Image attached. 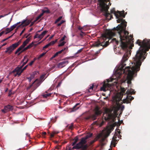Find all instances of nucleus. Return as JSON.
I'll list each match as a JSON object with an SVG mask.
<instances>
[{"mask_svg":"<svg viewBox=\"0 0 150 150\" xmlns=\"http://www.w3.org/2000/svg\"><path fill=\"white\" fill-rule=\"evenodd\" d=\"M124 12V11H118L116 12L115 11L114 8L111 10L110 13H114L116 18L117 19V23L121 22V23L116 28H114L112 30L106 29L105 33L102 35L103 41L99 43L95 42L92 44L93 46L98 47L100 46H102L103 48L100 50V51L103 49V47H106L109 45V39H111L112 37L117 35L119 36L120 40L121 42V46L123 50H126L129 45H130V47H131L134 46L133 36L130 35L129 36L128 31L126 30L127 22L125 20L122 18H124L125 17Z\"/></svg>","mask_w":150,"mask_h":150,"instance_id":"1","label":"nucleus"},{"mask_svg":"<svg viewBox=\"0 0 150 150\" xmlns=\"http://www.w3.org/2000/svg\"><path fill=\"white\" fill-rule=\"evenodd\" d=\"M140 47L137 51L135 57L133 58L134 65L132 67L128 66L124 68L126 64L125 62L128 59L127 52L124 55L121 61L120 65L118 69L119 70L117 73L121 76L123 74L127 75L126 81L128 86L131 84V81L133 77V75L135 72L139 71L140 69V67L142 62L145 59L147 54L146 52L150 49V40L145 38L143 41L138 39L136 42Z\"/></svg>","mask_w":150,"mask_h":150,"instance_id":"2","label":"nucleus"},{"mask_svg":"<svg viewBox=\"0 0 150 150\" xmlns=\"http://www.w3.org/2000/svg\"><path fill=\"white\" fill-rule=\"evenodd\" d=\"M110 112V110L108 108L105 109L103 114L104 119L106 121L111 120L113 122H114L115 120V118L117 116V112L115 111V114H113Z\"/></svg>","mask_w":150,"mask_h":150,"instance_id":"3","label":"nucleus"},{"mask_svg":"<svg viewBox=\"0 0 150 150\" xmlns=\"http://www.w3.org/2000/svg\"><path fill=\"white\" fill-rule=\"evenodd\" d=\"M135 92L134 90L132 88H131L130 91L129 89L127 90L126 93L124 94L125 95H126V98L123 100V103H126L127 104L130 103V101L132 100L134 98L131 96L132 94H134Z\"/></svg>","mask_w":150,"mask_h":150,"instance_id":"4","label":"nucleus"},{"mask_svg":"<svg viewBox=\"0 0 150 150\" xmlns=\"http://www.w3.org/2000/svg\"><path fill=\"white\" fill-rule=\"evenodd\" d=\"M102 112V111L99 110L98 107H96L95 109V112L94 114L86 117L85 119L86 120L91 119L93 120H95L96 119L97 117L99 115L101 114Z\"/></svg>","mask_w":150,"mask_h":150,"instance_id":"5","label":"nucleus"},{"mask_svg":"<svg viewBox=\"0 0 150 150\" xmlns=\"http://www.w3.org/2000/svg\"><path fill=\"white\" fill-rule=\"evenodd\" d=\"M126 90V89L125 88L120 87V93L116 95L113 98L114 100L116 102L117 104L121 100Z\"/></svg>","mask_w":150,"mask_h":150,"instance_id":"6","label":"nucleus"},{"mask_svg":"<svg viewBox=\"0 0 150 150\" xmlns=\"http://www.w3.org/2000/svg\"><path fill=\"white\" fill-rule=\"evenodd\" d=\"M21 40H20L17 42H16L12 44L9 47L6 48V50L5 51V53L11 54L13 51L21 44Z\"/></svg>","mask_w":150,"mask_h":150,"instance_id":"7","label":"nucleus"},{"mask_svg":"<svg viewBox=\"0 0 150 150\" xmlns=\"http://www.w3.org/2000/svg\"><path fill=\"white\" fill-rule=\"evenodd\" d=\"M41 84V82L38 79L36 80L31 84L27 87V89L29 90L31 88H32L31 90V93L35 91L37 88Z\"/></svg>","mask_w":150,"mask_h":150,"instance_id":"8","label":"nucleus"},{"mask_svg":"<svg viewBox=\"0 0 150 150\" xmlns=\"http://www.w3.org/2000/svg\"><path fill=\"white\" fill-rule=\"evenodd\" d=\"M100 3V6L101 7V11H104L105 12V16L106 17H108L110 15V19H111L112 18H113V16L112 15H111V14L108 12V9L109 8V6L108 5H107V4L105 3V10H104L103 9L101 5H100V1H98Z\"/></svg>","mask_w":150,"mask_h":150,"instance_id":"9","label":"nucleus"},{"mask_svg":"<svg viewBox=\"0 0 150 150\" xmlns=\"http://www.w3.org/2000/svg\"><path fill=\"white\" fill-rule=\"evenodd\" d=\"M30 38L29 37L23 42L22 45H21L16 51L15 54H16L18 52L20 51L22 49L25 47L26 45L29 43L30 40Z\"/></svg>","mask_w":150,"mask_h":150,"instance_id":"10","label":"nucleus"},{"mask_svg":"<svg viewBox=\"0 0 150 150\" xmlns=\"http://www.w3.org/2000/svg\"><path fill=\"white\" fill-rule=\"evenodd\" d=\"M111 132V131L110 130H107L104 136L102 137L99 140L100 143L102 146H103L105 145V143L103 142L105 140V139L109 136Z\"/></svg>","mask_w":150,"mask_h":150,"instance_id":"11","label":"nucleus"},{"mask_svg":"<svg viewBox=\"0 0 150 150\" xmlns=\"http://www.w3.org/2000/svg\"><path fill=\"white\" fill-rule=\"evenodd\" d=\"M107 81L108 82V83H106L104 81L102 87L100 88V90L101 91H105L107 89H108L109 88H110L111 87V84L108 83L110 81V80L108 79L107 80Z\"/></svg>","mask_w":150,"mask_h":150,"instance_id":"12","label":"nucleus"},{"mask_svg":"<svg viewBox=\"0 0 150 150\" xmlns=\"http://www.w3.org/2000/svg\"><path fill=\"white\" fill-rule=\"evenodd\" d=\"M13 109V106L10 105H8L4 106V109L2 110V111L5 113L8 111L12 110Z\"/></svg>","mask_w":150,"mask_h":150,"instance_id":"13","label":"nucleus"},{"mask_svg":"<svg viewBox=\"0 0 150 150\" xmlns=\"http://www.w3.org/2000/svg\"><path fill=\"white\" fill-rule=\"evenodd\" d=\"M31 21L27 19L23 20L21 22V25L18 26V27H19L21 25H22L23 27L26 26L28 25L31 23Z\"/></svg>","mask_w":150,"mask_h":150,"instance_id":"14","label":"nucleus"},{"mask_svg":"<svg viewBox=\"0 0 150 150\" xmlns=\"http://www.w3.org/2000/svg\"><path fill=\"white\" fill-rule=\"evenodd\" d=\"M68 63V61L67 60H64L58 63L57 66L59 68H62L65 66Z\"/></svg>","mask_w":150,"mask_h":150,"instance_id":"15","label":"nucleus"},{"mask_svg":"<svg viewBox=\"0 0 150 150\" xmlns=\"http://www.w3.org/2000/svg\"><path fill=\"white\" fill-rule=\"evenodd\" d=\"M22 68L20 67H19L16 68L13 71V72H16V73L15 74V76H16L17 75H18V76H20L21 75L23 72L22 71Z\"/></svg>","mask_w":150,"mask_h":150,"instance_id":"16","label":"nucleus"},{"mask_svg":"<svg viewBox=\"0 0 150 150\" xmlns=\"http://www.w3.org/2000/svg\"><path fill=\"white\" fill-rule=\"evenodd\" d=\"M110 0H98V1H100V5H101L103 9L104 10H105V2H108Z\"/></svg>","mask_w":150,"mask_h":150,"instance_id":"17","label":"nucleus"},{"mask_svg":"<svg viewBox=\"0 0 150 150\" xmlns=\"http://www.w3.org/2000/svg\"><path fill=\"white\" fill-rule=\"evenodd\" d=\"M83 145L79 142V143L77 144L75 146H74L73 148V149H78L80 148H81Z\"/></svg>","mask_w":150,"mask_h":150,"instance_id":"18","label":"nucleus"},{"mask_svg":"<svg viewBox=\"0 0 150 150\" xmlns=\"http://www.w3.org/2000/svg\"><path fill=\"white\" fill-rule=\"evenodd\" d=\"M47 30H45L43 31L41 34L39 35L38 36V38L40 39V40L44 36V35L47 33Z\"/></svg>","mask_w":150,"mask_h":150,"instance_id":"19","label":"nucleus"},{"mask_svg":"<svg viewBox=\"0 0 150 150\" xmlns=\"http://www.w3.org/2000/svg\"><path fill=\"white\" fill-rule=\"evenodd\" d=\"M80 104L79 103H78L76 104L73 108H71V110L72 112H74L77 110H78L79 108V107H77V106Z\"/></svg>","mask_w":150,"mask_h":150,"instance_id":"20","label":"nucleus"},{"mask_svg":"<svg viewBox=\"0 0 150 150\" xmlns=\"http://www.w3.org/2000/svg\"><path fill=\"white\" fill-rule=\"evenodd\" d=\"M59 133V132H58L53 131L51 133L50 132H48V133L50 134V137L51 138H52L54 137V134H57Z\"/></svg>","mask_w":150,"mask_h":150,"instance_id":"21","label":"nucleus"},{"mask_svg":"<svg viewBox=\"0 0 150 150\" xmlns=\"http://www.w3.org/2000/svg\"><path fill=\"white\" fill-rule=\"evenodd\" d=\"M28 48L27 47V46L25 48H23L20 51H19V52H18V55H20L21 53H22V52H24V51H26L28 49Z\"/></svg>","mask_w":150,"mask_h":150,"instance_id":"22","label":"nucleus"},{"mask_svg":"<svg viewBox=\"0 0 150 150\" xmlns=\"http://www.w3.org/2000/svg\"><path fill=\"white\" fill-rule=\"evenodd\" d=\"M86 139H86V138L85 137V138H82L81 139V141L80 142L83 145V144L86 143Z\"/></svg>","mask_w":150,"mask_h":150,"instance_id":"23","label":"nucleus"},{"mask_svg":"<svg viewBox=\"0 0 150 150\" xmlns=\"http://www.w3.org/2000/svg\"><path fill=\"white\" fill-rule=\"evenodd\" d=\"M38 72L37 71H34L31 74H30V78L32 79H33L34 78L36 74H37Z\"/></svg>","mask_w":150,"mask_h":150,"instance_id":"24","label":"nucleus"},{"mask_svg":"<svg viewBox=\"0 0 150 150\" xmlns=\"http://www.w3.org/2000/svg\"><path fill=\"white\" fill-rule=\"evenodd\" d=\"M74 124L73 123H71L70 125H68L67 126L68 128L69 129L72 130L73 128Z\"/></svg>","mask_w":150,"mask_h":150,"instance_id":"25","label":"nucleus"},{"mask_svg":"<svg viewBox=\"0 0 150 150\" xmlns=\"http://www.w3.org/2000/svg\"><path fill=\"white\" fill-rule=\"evenodd\" d=\"M51 95H52V94L51 93H47V94H43L42 95V96H43V98H46L50 96Z\"/></svg>","mask_w":150,"mask_h":150,"instance_id":"26","label":"nucleus"},{"mask_svg":"<svg viewBox=\"0 0 150 150\" xmlns=\"http://www.w3.org/2000/svg\"><path fill=\"white\" fill-rule=\"evenodd\" d=\"M43 15V13H41L39 15L38 17H37L35 19V21L36 22Z\"/></svg>","mask_w":150,"mask_h":150,"instance_id":"27","label":"nucleus"},{"mask_svg":"<svg viewBox=\"0 0 150 150\" xmlns=\"http://www.w3.org/2000/svg\"><path fill=\"white\" fill-rule=\"evenodd\" d=\"M78 138L76 137L75 139H74V141L72 144V146H74V145L76 144V143L78 141Z\"/></svg>","mask_w":150,"mask_h":150,"instance_id":"28","label":"nucleus"},{"mask_svg":"<svg viewBox=\"0 0 150 150\" xmlns=\"http://www.w3.org/2000/svg\"><path fill=\"white\" fill-rule=\"evenodd\" d=\"M62 16H60L57 19H56L54 22V23L56 24L59 22L62 18Z\"/></svg>","mask_w":150,"mask_h":150,"instance_id":"29","label":"nucleus"},{"mask_svg":"<svg viewBox=\"0 0 150 150\" xmlns=\"http://www.w3.org/2000/svg\"><path fill=\"white\" fill-rule=\"evenodd\" d=\"M119 108L120 109L121 111H122V112H121L120 113V114L122 113V111L125 108V106L123 105H120L119 106Z\"/></svg>","mask_w":150,"mask_h":150,"instance_id":"30","label":"nucleus"},{"mask_svg":"<svg viewBox=\"0 0 150 150\" xmlns=\"http://www.w3.org/2000/svg\"><path fill=\"white\" fill-rule=\"evenodd\" d=\"M47 51L45 52H43L41 54H40L39 57H38L37 59H40V58L42 57H43L47 52Z\"/></svg>","mask_w":150,"mask_h":150,"instance_id":"31","label":"nucleus"},{"mask_svg":"<svg viewBox=\"0 0 150 150\" xmlns=\"http://www.w3.org/2000/svg\"><path fill=\"white\" fill-rule=\"evenodd\" d=\"M57 40L56 39L55 41H52L49 43V44H50V46L54 45L57 41Z\"/></svg>","mask_w":150,"mask_h":150,"instance_id":"32","label":"nucleus"},{"mask_svg":"<svg viewBox=\"0 0 150 150\" xmlns=\"http://www.w3.org/2000/svg\"><path fill=\"white\" fill-rule=\"evenodd\" d=\"M85 35V33L81 31V33L79 34L80 37L81 38H82L83 36Z\"/></svg>","mask_w":150,"mask_h":150,"instance_id":"33","label":"nucleus"},{"mask_svg":"<svg viewBox=\"0 0 150 150\" xmlns=\"http://www.w3.org/2000/svg\"><path fill=\"white\" fill-rule=\"evenodd\" d=\"M42 13H43V15L45 13H50V11L48 9H47L45 10H42Z\"/></svg>","mask_w":150,"mask_h":150,"instance_id":"34","label":"nucleus"},{"mask_svg":"<svg viewBox=\"0 0 150 150\" xmlns=\"http://www.w3.org/2000/svg\"><path fill=\"white\" fill-rule=\"evenodd\" d=\"M65 21L63 20L61 21L60 23H59L57 24V26L59 27Z\"/></svg>","mask_w":150,"mask_h":150,"instance_id":"35","label":"nucleus"},{"mask_svg":"<svg viewBox=\"0 0 150 150\" xmlns=\"http://www.w3.org/2000/svg\"><path fill=\"white\" fill-rule=\"evenodd\" d=\"M94 87V85L93 84H92L91 86H90V88L89 89L88 91L90 92L91 91H90V90H92Z\"/></svg>","mask_w":150,"mask_h":150,"instance_id":"36","label":"nucleus"},{"mask_svg":"<svg viewBox=\"0 0 150 150\" xmlns=\"http://www.w3.org/2000/svg\"><path fill=\"white\" fill-rule=\"evenodd\" d=\"M6 30L7 31V32L6 33V34H7L12 31V30L10 29V28H7L6 29Z\"/></svg>","mask_w":150,"mask_h":150,"instance_id":"37","label":"nucleus"},{"mask_svg":"<svg viewBox=\"0 0 150 150\" xmlns=\"http://www.w3.org/2000/svg\"><path fill=\"white\" fill-rule=\"evenodd\" d=\"M66 43V42L64 41H63L61 42L60 44H59V45L58 46L59 47H61L63 46L64 44Z\"/></svg>","mask_w":150,"mask_h":150,"instance_id":"38","label":"nucleus"},{"mask_svg":"<svg viewBox=\"0 0 150 150\" xmlns=\"http://www.w3.org/2000/svg\"><path fill=\"white\" fill-rule=\"evenodd\" d=\"M16 25H15L14 24L13 25L11 26V27L10 28V29L12 31L15 28H16Z\"/></svg>","mask_w":150,"mask_h":150,"instance_id":"39","label":"nucleus"},{"mask_svg":"<svg viewBox=\"0 0 150 150\" xmlns=\"http://www.w3.org/2000/svg\"><path fill=\"white\" fill-rule=\"evenodd\" d=\"M102 135L101 134H98L96 137V139H99L101 137Z\"/></svg>","mask_w":150,"mask_h":150,"instance_id":"40","label":"nucleus"},{"mask_svg":"<svg viewBox=\"0 0 150 150\" xmlns=\"http://www.w3.org/2000/svg\"><path fill=\"white\" fill-rule=\"evenodd\" d=\"M111 144L112 145H113L114 147H115L116 145L115 141L114 140H112L111 142Z\"/></svg>","mask_w":150,"mask_h":150,"instance_id":"41","label":"nucleus"},{"mask_svg":"<svg viewBox=\"0 0 150 150\" xmlns=\"http://www.w3.org/2000/svg\"><path fill=\"white\" fill-rule=\"evenodd\" d=\"M92 136V134H90L89 135H87L85 137L87 139L91 137Z\"/></svg>","mask_w":150,"mask_h":150,"instance_id":"42","label":"nucleus"},{"mask_svg":"<svg viewBox=\"0 0 150 150\" xmlns=\"http://www.w3.org/2000/svg\"><path fill=\"white\" fill-rule=\"evenodd\" d=\"M87 146L86 145H84V144L82 145V147L81 148L82 149H87Z\"/></svg>","mask_w":150,"mask_h":150,"instance_id":"43","label":"nucleus"},{"mask_svg":"<svg viewBox=\"0 0 150 150\" xmlns=\"http://www.w3.org/2000/svg\"><path fill=\"white\" fill-rule=\"evenodd\" d=\"M46 134V133L45 132H43L42 134V136L43 137H45V136Z\"/></svg>","mask_w":150,"mask_h":150,"instance_id":"44","label":"nucleus"},{"mask_svg":"<svg viewBox=\"0 0 150 150\" xmlns=\"http://www.w3.org/2000/svg\"><path fill=\"white\" fill-rule=\"evenodd\" d=\"M66 38V36L65 35H64L63 37H62L60 40V41H62L64 40L65 38Z\"/></svg>","mask_w":150,"mask_h":150,"instance_id":"45","label":"nucleus"},{"mask_svg":"<svg viewBox=\"0 0 150 150\" xmlns=\"http://www.w3.org/2000/svg\"><path fill=\"white\" fill-rule=\"evenodd\" d=\"M49 46H50V44H48L47 45H45V46H44L43 47V49H45L47 48Z\"/></svg>","mask_w":150,"mask_h":150,"instance_id":"46","label":"nucleus"},{"mask_svg":"<svg viewBox=\"0 0 150 150\" xmlns=\"http://www.w3.org/2000/svg\"><path fill=\"white\" fill-rule=\"evenodd\" d=\"M66 49L65 48H64V49H62V50H61L59 51H58V52H57L58 53V54H61V53H62L63 51H64V50Z\"/></svg>","mask_w":150,"mask_h":150,"instance_id":"47","label":"nucleus"},{"mask_svg":"<svg viewBox=\"0 0 150 150\" xmlns=\"http://www.w3.org/2000/svg\"><path fill=\"white\" fill-rule=\"evenodd\" d=\"M10 13V12H9L8 13L5 14L4 16L1 15L0 16V18H1L3 17H4L8 15Z\"/></svg>","mask_w":150,"mask_h":150,"instance_id":"48","label":"nucleus"},{"mask_svg":"<svg viewBox=\"0 0 150 150\" xmlns=\"http://www.w3.org/2000/svg\"><path fill=\"white\" fill-rule=\"evenodd\" d=\"M82 50H83V49L81 48V49H80V50H78V51L76 53L77 54H79V53L81 52L82 51Z\"/></svg>","mask_w":150,"mask_h":150,"instance_id":"49","label":"nucleus"},{"mask_svg":"<svg viewBox=\"0 0 150 150\" xmlns=\"http://www.w3.org/2000/svg\"><path fill=\"white\" fill-rule=\"evenodd\" d=\"M62 84V82L61 81L59 82L57 85V88H58L59 87H60Z\"/></svg>","mask_w":150,"mask_h":150,"instance_id":"50","label":"nucleus"},{"mask_svg":"<svg viewBox=\"0 0 150 150\" xmlns=\"http://www.w3.org/2000/svg\"><path fill=\"white\" fill-rule=\"evenodd\" d=\"M26 79L28 80V81L30 82H31V80L33 79H32L30 78V77H26Z\"/></svg>","mask_w":150,"mask_h":150,"instance_id":"51","label":"nucleus"},{"mask_svg":"<svg viewBox=\"0 0 150 150\" xmlns=\"http://www.w3.org/2000/svg\"><path fill=\"white\" fill-rule=\"evenodd\" d=\"M25 28H24L22 30V31H21V32L20 33V36H21L23 34V33H24V31H25Z\"/></svg>","mask_w":150,"mask_h":150,"instance_id":"52","label":"nucleus"},{"mask_svg":"<svg viewBox=\"0 0 150 150\" xmlns=\"http://www.w3.org/2000/svg\"><path fill=\"white\" fill-rule=\"evenodd\" d=\"M93 124V125H99V123L96 121L94 122Z\"/></svg>","mask_w":150,"mask_h":150,"instance_id":"53","label":"nucleus"},{"mask_svg":"<svg viewBox=\"0 0 150 150\" xmlns=\"http://www.w3.org/2000/svg\"><path fill=\"white\" fill-rule=\"evenodd\" d=\"M36 22L34 20L33 22H32L31 23V24H30V27H31L34 24V23H35Z\"/></svg>","mask_w":150,"mask_h":150,"instance_id":"54","label":"nucleus"},{"mask_svg":"<svg viewBox=\"0 0 150 150\" xmlns=\"http://www.w3.org/2000/svg\"><path fill=\"white\" fill-rule=\"evenodd\" d=\"M28 66V65H27L25 66L22 69V71H23L24 70H25V69H26Z\"/></svg>","mask_w":150,"mask_h":150,"instance_id":"55","label":"nucleus"},{"mask_svg":"<svg viewBox=\"0 0 150 150\" xmlns=\"http://www.w3.org/2000/svg\"><path fill=\"white\" fill-rule=\"evenodd\" d=\"M45 76V75H42V76H41L40 77V79L42 80V79H43L44 78Z\"/></svg>","mask_w":150,"mask_h":150,"instance_id":"56","label":"nucleus"},{"mask_svg":"<svg viewBox=\"0 0 150 150\" xmlns=\"http://www.w3.org/2000/svg\"><path fill=\"white\" fill-rule=\"evenodd\" d=\"M34 61H31L29 63V65L31 66H32L33 63H34Z\"/></svg>","mask_w":150,"mask_h":150,"instance_id":"57","label":"nucleus"},{"mask_svg":"<svg viewBox=\"0 0 150 150\" xmlns=\"http://www.w3.org/2000/svg\"><path fill=\"white\" fill-rule=\"evenodd\" d=\"M26 63H25V62H23V64L22 65L20 66V67H21V68H22L25 65Z\"/></svg>","mask_w":150,"mask_h":150,"instance_id":"58","label":"nucleus"},{"mask_svg":"<svg viewBox=\"0 0 150 150\" xmlns=\"http://www.w3.org/2000/svg\"><path fill=\"white\" fill-rule=\"evenodd\" d=\"M8 40V39L7 38H5L3 40H2V41H1V42H2Z\"/></svg>","mask_w":150,"mask_h":150,"instance_id":"59","label":"nucleus"},{"mask_svg":"<svg viewBox=\"0 0 150 150\" xmlns=\"http://www.w3.org/2000/svg\"><path fill=\"white\" fill-rule=\"evenodd\" d=\"M12 92H11V91H10L9 92V93H8V96H11V95L12 94Z\"/></svg>","mask_w":150,"mask_h":150,"instance_id":"60","label":"nucleus"},{"mask_svg":"<svg viewBox=\"0 0 150 150\" xmlns=\"http://www.w3.org/2000/svg\"><path fill=\"white\" fill-rule=\"evenodd\" d=\"M119 131H117V132L118 133V134H119V136L120 137H121V136L120 135V130L119 129H118Z\"/></svg>","mask_w":150,"mask_h":150,"instance_id":"61","label":"nucleus"},{"mask_svg":"<svg viewBox=\"0 0 150 150\" xmlns=\"http://www.w3.org/2000/svg\"><path fill=\"white\" fill-rule=\"evenodd\" d=\"M4 31H2L0 33V37L4 33Z\"/></svg>","mask_w":150,"mask_h":150,"instance_id":"62","label":"nucleus"},{"mask_svg":"<svg viewBox=\"0 0 150 150\" xmlns=\"http://www.w3.org/2000/svg\"><path fill=\"white\" fill-rule=\"evenodd\" d=\"M83 28V27H81L80 26H79L78 28V29L79 30H81Z\"/></svg>","mask_w":150,"mask_h":150,"instance_id":"63","label":"nucleus"},{"mask_svg":"<svg viewBox=\"0 0 150 150\" xmlns=\"http://www.w3.org/2000/svg\"><path fill=\"white\" fill-rule=\"evenodd\" d=\"M54 35H52L51 37H50L49 38V39H52L54 37Z\"/></svg>","mask_w":150,"mask_h":150,"instance_id":"64","label":"nucleus"}]
</instances>
